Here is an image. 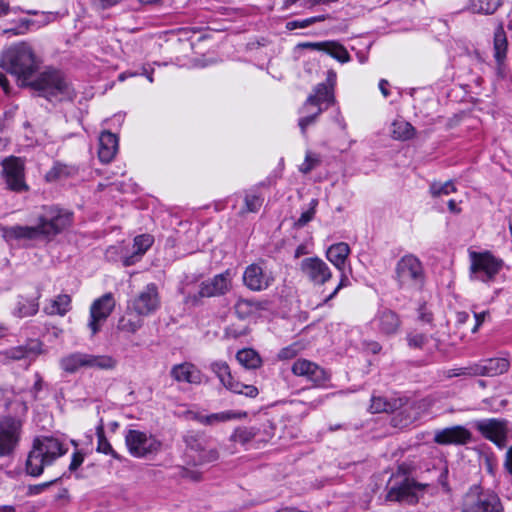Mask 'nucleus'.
<instances>
[{
    "label": "nucleus",
    "instance_id": "nucleus-1",
    "mask_svg": "<svg viewBox=\"0 0 512 512\" xmlns=\"http://www.w3.org/2000/svg\"><path fill=\"white\" fill-rule=\"evenodd\" d=\"M72 222V213L56 206L43 208L35 226H4L0 225L3 239L13 244L24 240H51L61 233Z\"/></svg>",
    "mask_w": 512,
    "mask_h": 512
},
{
    "label": "nucleus",
    "instance_id": "nucleus-2",
    "mask_svg": "<svg viewBox=\"0 0 512 512\" xmlns=\"http://www.w3.org/2000/svg\"><path fill=\"white\" fill-rule=\"evenodd\" d=\"M67 451L68 448L58 438L53 436L36 437L27 456L26 473L32 477H39L45 467L52 465Z\"/></svg>",
    "mask_w": 512,
    "mask_h": 512
},
{
    "label": "nucleus",
    "instance_id": "nucleus-3",
    "mask_svg": "<svg viewBox=\"0 0 512 512\" xmlns=\"http://www.w3.org/2000/svg\"><path fill=\"white\" fill-rule=\"evenodd\" d=\"M1 67L15 75L23 85L31 82V78L39 67V62L31 46L25 42L11 45L3 51Z\"/></svg>",
    "mask_w": 512,
    "mask_h": 512
},
{
    "label": "nucleus",
    "instance_id": "nucleus-4",
    "mask_svg": "<svg viewBox=\"0 0 512 512\" xmlns=\"http://www.w3.org/2000/svg\"><path fill=\"white\" fill-rule=\"evenodd\" d=\"M28 86L40 92V95L47 100L72 101L75 97V90L65 75L55 69H47L35 80L28 83Z\"/></svg>",
    "mask_w": 512,
    "mask_h": 512
},
{
    "label": "nucleus",
    "instance_id": "nucleus-5",
    "mask_svg": "<svg viewBox=\"0 0 512 512\" xmlns=\"http://www.w3.org/2000/svg\"><path fill=\"white\" fill-rule=\"evenodd\" d=\"M231 286L232 279L230 272L227 270L224 273L217 274L213 278L201 282L197 294L191 292L188 283L182 285L181 293L185 296L187 303L195 304L203 297L222 296L230 291Z\"/></svg>",
    "mask_w": 512,
    "mask_h": 512
},
{
    "label": "nucleus",
    "instance_id": "nucleus-6",
    "mask_svg": "<svg viewBox=\"0 0 512 512\" xmlns=\"http://www.w3.org/2000/svg\"><path fill=\"white\" fill-rule=\"evenodd\" d=\"M462 512H504V510L496 493L474 486L464 496Z\"/></svg>",
    "mask_w": 512,
    "mask_h": 512
},
{
    "label": "nucleus",
    "instance_id": "nucleus-7",
    "mask_svg": "<svg viewBox=\"0 0 512 512\" xmlns=\"http://www.w3.org/2000/svg\"><path fill=\"white\" fill-rule=\"evenodd\" d=\"M183 439L186 444V456L189 463L203 465L214 462L219 458L217 449L210 446L209 440L205 436L188 432Z\"/></svg>",
    "mask_w": 512,
    "mask_h": 512
},
{
    "label": "nucleus",
    "instance_id": "nucleus-8",
    "mask_svg": "<svg viewBox=\"0 0 512 512\" xmlns=\"http://www.w3.org/2000/svg\"><path fill=\"white\" fill-rule=\"evenodd\" d=\"M470 258V279L473 281L485 283L493 281L503 267V261L490 252H472Z\"/></svg>",
    "mask_w": 512,
    "mask_h": 512
},
{
    "label": "nucleus",
    "instance_id": "nucleus-9",
    "mask_svg": "<svg viewBox=\"0 0 512 512\" xmlns=\"http://www.w3.org/2000/svg\"><path fill=\"white\" fill-rule=\"evenodd\" d=\"M424 269L420 260L408 254L396 265V280L402 288H420L424 283Z\"/></svg>",
    "mask_w": 512,
    "mask_h": 512
},
{
    "label": "nucleus",
    "instance_id": "nucleus-10",
    "mask_svg": "<svg viewBox=\"0 0 512 512\" xmlns=\"http://www.w3.org/2000/svg\"><path fill=\"white\" fill-rule=\"evenodd\" d=\"M125 443L129 453L136 458H145L157 454L162 443L154 435L130 429L125 435Z\"/></svg>",
    "mask_w": 512,
    "mask_h": 512
},
{
    "label": "nucleus",
    "instance_id": "nucleus-11",
    "mask_svg": "<svg viewBox=\"0 0 512 512\" xmlns=\"http://www.w3.org/2000/svg\"><path fill=\"white\" fill-rule=\"evenodd\" d=\"M22 431L20 419L4 416L0 419V457L12 456L19 444Z\"/></svg>",
    "mask_w": 512,
    "mask_h": 512
},
{
    "label": "nucleus",
    "instance_id": "nucleus-12",
    "mask_svg": "<svg viewBox=\"0 0 512 512\" xmlns=\"http://www.w3.org/2000/svg\"><path fill=\"white\" fill-rule=\"evenodd\" d=\"M210 368L218 377L222 385L233 393L243 394L250 398H255L259 391L254 385H246L235 380L231 374L229 365L224 361L211 363Z\"/></svg>",
    "mask_w": 512,
    "mask_h": 512
},
{
    "label": "nucleus",
    "instance_id": "nucleus-13",
    "mask_svg": "<svg viewBox=\"0 0 512 512\" xmlns=\"http://www.w3.org/2000/svg\"><path fill=\"white\" fill-rule=\"evenodd\" d=\"M474 427L498 448L502 449L506 446L509 432L507 420L497 418L477 420L474 422Z\"/></svg>",
    "mask_w": 512,
    "mask_h": 512
},
{
    "label": "nucleus",
    "instance_id": "nucleus-14",
    "mask_svg": "<svg viewBox=\"0 0 512 512\" xmlns=\"http://www.w3.org/2000/svg\"><path fill=\"white\" fill-rule=\"evenodd\" d=\"M159 306L160 298L157 286L154 283H150L130 300L128 309L135 312L138 316H148L155 312Z\"/></svg>",
    "mask_w": 512,
    "mask_h": 512
},
{
    "label": "nucleus",
    "instance_id": "nucleus-15",
    "mask_svg": "<svg viewBox=\"0 0 512 512\" xmlns=\"http://www.w3.org/2000/svg\"><path fill=\"white\" fill-rule=\"evenodd\" d=\"M293 375L305 378L314 386H323L329 379L330 374L317 363L304 358H298L291 366Z\"/></svg>",
    "mask_w": 512,
    "mask_h": 512
},
{
    "label": "nucleus",
    "instance_id": "nucleus-16",
    "mask_svg": "<svg viewBox=\"0 0 512 512\" xmlns=\"http://www.w3.org/2000/svg\"><path fill=\"white\" fill-rule=\"evenodd\" d=\"M2 167L8 189L18 193L28 190V185L24 179V164L20 158H6L2 162Z\"/></svg>",
    "mask_w": 512,
    "mask_h": 512
},
{
    "label": "nucleus",
    "instance_id": "nucleus-17",
    "mask_svg": "<svg viewBox=\"0 0 512 512\" xmlns=\"http://www.w3.org/2000/svg\"><path fill=\"white\" fill-rule=\"evenodd\" d=\"M115 307V300L111 293H106L96 299L90 307V320L88 327L92 335L99 332L101 324L110 316Z\"/></svg>",
    "mask_w": 512,
    "mask_h": 512
},
{
    "label": "nucleus",
    "instance_id": "nucleus-18",
    "mask_svg": "<svg viewBox=\"0 0 512 512\" xmlns=\"http://www.w3.org/2000/svg\"><path fill=\"white\" fill-rule=\"evenodd\" d=\"M302 275L315 285H323L332 277L329 266L319 257H308L300 262Z\"/></svg>",
    "mask_w": 512,
    "mask_h": 512
},
{
    "label": "nucleus",
    "instance_id": "nucleus-19",
    "mask_svg": "<svg viewBox=\"0 0 512 512\" xmlns=\"http://www.w3.org/2000/svg\"><path fill=\"white\" fill-rule=\"evenodd\" d=\"M273 281L274 277L272 274L259 263L250 264L243 273V284L254 292L266 290L272 285Z\"/></svg>",
    "mask_w": 512,
    "mask_h": 512
},
{
    "label": "nucleus",
    "instance_id": "nucleus-20",
    "mask_svg": "<svg viewBox=\"0 0 512 512\" xmlns=\"http://www.w3.org/2000/svg\"><path fill=\"white\" fill-rule=\"evenodd\" d=\"M472 439L471 432L461 425L447 427L435 432L434 441L440 445H465Z\"/></svg>",
    "mask_w": 512,
    "mask_h": 512
},
{
    "label": "nucleus",
    "instance_id": "nucleus-21",
    "mask_svg": "<svg viewBox=\"0 0 512 512\" xmlns=\"http://www.w3.org/2000/svg\"><path fill=\"white\" fill-rule=\"evenodd\" d=\"M372 325L380 334L390 336L398 332L401 321L396 312L383 308L376 313Z\"/></svg>",
    "mask_w": 512,
    "mask_h": 512
},
{
    "label": "nucleus",
    "instance_id": "nucleus-22",
    "mask_svg": "<svg viewBox=\"0 0 512 512\" xmlns=\"http://www.w3.org/2000/svg\"><path fill=\"white\" fill-rule=\"evenodd\" d=\"M298 47L303 49L324 51L341 63H346L350 60V55L347 49L336 41L303 42L298 44Z\"/></svg>",
    "mask_w": 512,
    "mask_h": 512
},
{
    "label": "nucleus",
    "instance_id": "nucleus-23",
    "mask_svg": "<svg viewBox=\"0 0 512 512\" xmlns=\"http://www.w3.org/2000/svg\"><path fill=\"white\" fill-rule=\"evenodd\" d=\"M510 363L506 358H489L474 363L472 374L476 376L495 377L508 371Z\"/></svg>",
    "mask_w": 512,
    "mask_h": 512
},
{
    "label": "nucleus",
    "instance_id": "nucleus-24",
    "mask_svg": "<svg viewBox=\"0 0 512 512\" xmlns=\"http://www.w3.org/2000/svg\"><path fill=\"white\" fill-rule=\"evenodd\" d=\"M170 375L177 382L189 384H200L202 382L201 371L189 362L174 365L170 370Z\"/></svg>",
    "mask_w": 512,
    "mask_h": 512
},
{
    "label": "nucleus",
    "instance_id": "nucleus-25",
    "mask_svg": "<svg viewBox=\"0 0 512 512\" xmlns=\"http://www.w3.org/2000/svg\"><path fill=\"white\" fill-rule=\"evenodd\" d=\"M119 140L116 134L103 131L99 136L98 157L101 162H111L118 152Z\"/></svg>",
    "mask_w": 512,
    "mask_h": 512
},
{
    "label": "nucleus",
    "instance_id": "nucleus-26",
    "mask_svg": "<svg viewBox=\"0 0 512 512\" xmlns=\"http://www.w3.org/2000/svg\"><path fill=\"white\" fill-rule=\"evenodd\" d=\"M268 306L269 302L266 300L257 301L239 298L234 305V310L238 318L247 319L258 314L260 311L267 310Z\"/></svg>",
    "mask_w": 512,
    "mask_h": 512
},
{
    "label": "nucleus",
    "instance_id": "nucleus-27",
    "mask_svg": "<svg viewBox=\"0 0 512 512\" xmlns=\"http://www.w3.org/2000/svg\"><path fill=\"white\" fill-rule=\"evenodd\" d=\"M154 238L149 234L138 235L134 238L133 252L123 257V265L128 267L138 262L146 251L152 246Z\"/></svg>",
    "mask_w": 512,
    "mask_h": 512
},
{
    "label": "nucleus",
    "instance_id": "nucleus-28",
    "mask_svg": "<svg viewBox=\"0 0 512 512\" xmlns=\"http://www.w3.org/2000/svg\"><path fill=\"white\" fill-rule=\"evenodd\" d=\"M334 102V95L332 87L328 86L325 83L318 84L314 93L309 95L306 102L304 103V109H308L311 104L317 103L318 105H324V108L327 109L329 105Z\"/></svg>",
    "mask_w": 512,
    "mask_h": 512
},
{
    "label": "nucleus",
    "instance_id": "nucleus-29",
    "mask_svg": "<svg viewBox=\"0 0 512 512\" xmlns=\"http://www.w3.org/2000/svg\"><path fill=\"white\" fill-rule=\"evenodd\" d=\"M349 254L350 247L345 242L333 244L326 251L327 259L342 272Z\"/></svg>",
    "mask_w": 512,
    "mask_h": 512
},
{
    "label": "nucleus",
    "instance_id": "nucleus-30",
    "mask_svg": "<svg viewBox=\"0 0 512 512\" xmlns=\"http://www.w3.org/2000/svg\"><path fill=\"white\" fill-rule=\"evenodd\" d=\"M87 353L73 352L62 357L59 361L60 368L68 373L74 374L80 369H86Z\"/></svg>",
    "mask_w": 512,
    "mask_h": 512
},
{
    "label": "nucleus",
    "instance_id": "nucleus-31",
    "mask_svg": "<svg viewBox=\"0 0 512 512\" xmlns=\"http://www.w3.org/2000/svg\"><path fill=\"white\" fill-rule=\"evenodd\" d=\"M51 14L42 13L39 15L38 19L32 20L28 18L20 19L17 26L13 28H9L5 30L6 33H11L13 35H21L25 34L32 27L40 28L51 21Z\"/></svg>",
    "mask_w": 512,
    "mask_h": 512
},
{
    "label": "nucleus",
    "instance_id": "nucleus-32",
    "mask_svg": "<svg viewBox=\"0 0 512 512\" xmlns=\"http://www.w3.org/2000/svg\"><path fill=\"white\" fill-rule=\"evenodd\" d=\"M71 310V297L68 294H59L44 306L47 315L65 316Z\"/></svg>",
    "mask_w": 512,
    "mask_h": 512
},
{
    "label": "nucleus",
    "instance_id": "nucleus-33",
    "mask_svg": "<svg viewBox=\"0 0 512 512\" xmlns=\"http://www.w3.org/2000/svg\"><path fill=\"white\" fill-rule=\"evenodd\" d=\"M39 298L40 294H37V296L33 298L19 296L14 308V315L20 318L35 315L39 310Z\"/></svg>",
    "mask_w": 512,
    "mask_h": 512
},
{
    "label": "nucleus",
    "instance_id": "nucleus-34",
    "mask_svg": "<svg viewBox=\"0 0 512 512\" xmlns=\"http://www.w3.org/2000/svg\"><path fill=\"white\" fill-rule=\"evenodd\" d=\"M507 37L502 24H500L494 33V58L500 68L506 59L507 55Z\"/></svg>",
    "mask_w": 512,
    "mask_h": 512
},
{
    "label": "nucleus",
    "instance_id": "nucleus-35",
    "mask_svg": "<svg viewBox=\"0 0 512 512\" xmlns=\"http://www.w3.org/2000/svg\"><path fill=\"white\" fill-rule=\"evenodd\" d=\"M503 0H469L466 9L471 13L492 15L502 5Z\"/></svg>",
    "mask_w": 512,
    "mask_h": 512
},
{
    "label": "nucleus",
    "instance_id": "nucleus-36",
    "mask_svg": "<svg viewBox=\"0 0 512 512\" xmlns=\"http://www.w3.org/2000/svg\"><path fill=\"white\" fill-rule=\"evenodd\" d=\"M117 360L110 355H95L87 353L86 369L113 370Z\"/></svg>",
    "mask_w": 512,
    "mask_h": 512
},
{
    "label": "nucleus",
    "instance_id": "nucleus-37",
    "mask_svg": "<svg viewBox=\"0 0 512 512\" xmlns=\"http://www.w3.org/2000/svg\"><path fill=\"white\" fill-rule=\"evenodd\" d=\"M41 351V345L37 341H31L25 346H18L9 349L6 356L12 360H21L30 356L38 355Z\"/></svg>",
    "mask_w": 512,
    "mask_h": 512
},
{
    "label": "nucleus",
    "instance_id": "nucleus-38",
    "mask_svg": "<svg viewBox=\"0 0 512 512\" xmlns=\"http://www.w3.org/2000/svg\"><path fill=\"white\" fill-rule=\"evenodd\" d=\"M236 359L241 366L246 369H257L262 365V359L260 355L251 348H244L239 350L236 354Z\"/></svg>",
    "mask_w": 512,
    "mask_h": 512
},
{
    "label": "nucleus",
    "instance_id": "nucleus-39",
    "mask_svg": "<svg viewBox=\"0 0 512 512\" xmlns=\"http://www.w3.org/2000/svg\"><path fill=\"white\" fill-rule=\"evenodd\" d=\"M391 135L396 140H409L415 135V128L403 119L392 123Z\"/></svg>",
    "mask_w": 512,
    "mask_h": 512
},
{
    "label": "nucleus",
    "instance_id": "nucleus-40",
    "mask_svg": "<svg viewBox=\"0 0 512 512\" xmlns=\"http://www.w3.org/2000/svg\"><path fill=\"white\" fill-rule=\"evenodd\" d=\"M140 317L137 314L133 316L130 313H126L119 319L117 329L128 334L136 333L143 325Z\"/></svg>",
    "mask_w": 512,
    "mask_h": 512
},
{
    "label": "nucleus",
    "instance_id": "nucleus-41",
    "mask_svg": "<svg viewBox=\"0 0 512 512\" xmlns=\"http://www.w3.org/2000/svg\"><path fill=\"white\" fill-rule=\"evenodd\" d=\"M96 435L98 439L97 451L100 453H104L106 455H111L113 458L117 460H121V456L117 454V452L112 448L111 444L105 437L104 427L102 424L97 426Z\"/></svg>",
    "mask_w": 512,
    "mask_h": 512
},
{
    "label": "nucleus",
    "instance_id": "nucleus-42",
    "mask_svg": "<svg viewBox=\"0 0 512 512\" xmlns=\"http://www.w3.org/2000/svg\"><path fill=\"white\" fill-rule=\"evenodd\" d=\"M387 500L389 501H399V502H409L412 503L415 501V495L410 492L408 486L403 485L400 487H393L387 493Z\"/></svg>",
    "mask_w": 512,
    "mask_h": 512
},
{
    "label": "nucleus",
    "instance_id": "nucleus-43",
    "mask_svg": "<svg viewBox=\"0 0 512 512\" xmlns=\"http://www.w3.org/2000/svg\"><path fill=\"white\" fill-rule=\"evenodd\" d=\"M455 191L456 187L452 181H446L445 183L434 182L430 185V193L433 197L449 195Z\"/></svg>",
    "mask_w": 512,
    "mask_h": 512
},
{
    "label": "nucleus",
    "instance_id": "nucleus-44",
    "mask_svg": "<svg viewBox=\"0 0 512 512\" xmlns=\"http://www.w3.org/2000/svg\"><path fill=\"white\" fill-rule=\"evenodd\" d=\"M317 206L318 200L312 199L309 203L308 210L302 212L300 217L295 222V227L302 228L306 226L310 221H312L315 216Z\"/></svg>",
    "mask_w": 512,
    "mask_h": 512
},
{
    "label": "nucleus",
    "instance_id": "nucleus-45",
    "mask_svg": "<svg viewBox=\"0 0 512 512\" xmlns=\"http://www.w3.org/2000/svg\"><path fill=\"white\" fill-rule=\"evenodd\" d=\"M394 405L383 397H372L370 411L372 413H382L393 411Z\"/></svg>",
    "mask_w": 512,
    "mask_h": 512
},
{
    "label": "nucleus",
    "instance_id": "nucleus-46",
    "mask_svg": "<svg viewBox=\"0 0 512 512\" xmlns=\"http://www.w3.org/2000/svg\"><path fill=\"white\" fill-rule=\"evenodd\" d=\"M235 417V414L231 411H224L219 413H214L208 416L201 417L200 421L203 424L211 425L217 422H226Z\"/></svg>",
    "mask_w": 512,
    "mask_h": 512
},
{
    "label": "nucleus",
    "instance_id": "nucleus-47",
    "mask_svg": "<svg viewBox=\"0 0 512 512\" xmlns=\"http://www.w3.org/2000/svg\"><path fill=\"white\" fill-rule=\"evenodd\" d=\"M256 436V431L253 428H239L236 429L232 435V440L241 444L250 442Z\"/></svg>",
    "mask_w": 512,
    "mask_h": 512
},
{
    "label": "nucleus",
    "instance_id": "nucleus-48",
    "mask_svg": "<svg viewBox=\"0 0 512 512\" xmlns=\"http://www.w3.org/2000/svg\"><path fill=\"white\" fill-rule=\"evenodd\" d=\"M71 173V169L64 165L57 163L55 164L50 171L46 174V178L49 181L57 180L60 178L68 177Z\"/></svg>",
    "mask_w": 512,
    "mask_h": 512
},
{
    "label": "nucleus",
    "instance_id": "nucleus-49",
    "mask_svg": "<svg viewBox=\"0 0 512 512\" xmlns=\"http://www.w3.org/2000/svg\"><path fill=\"white\" fill-rule=\"evenodd\" d=\"M425 407V400L413 402L412 405L409 407L412 410V412L407 415L404 421H402V425L406 426L417 420L421 415L422 409H424Z\"/></svg>",
    "mask_w": 512,
    "mask_h": 512
},
{
    "label": "nucleus",
    "instance_id": "nucleus-50",
    "mask_svg": "<svg viewBox=\"0 0 512 512\" xmlns=\"http://www.w3.org/2000/svg\"><path fill=\"white\" fill-rule=\"evenodd\" d=\"M245 211L257 212L262 206L263 199L255 194H247L244 199Z\"/></svg>",
    "mask_w": 512,
    "mask_h": 512
},
{
    "label": "nucleus",
    "instance_id": "nucleus-51",
    "mask_svg": "<svg viewBox=\"0 0 512 512\" xmlns=\"http://www.w3.org/2000/svg\"><path fill=\"white\" fill-rule=\"evenodd\" d=\"M248 327L247 326H236V325H230L225 329V337L229 339H237L239 337L245 336L248 334Z\"/></svg>",
    "mask_w": 512,
    "mask_h": 512
},
{
    "label": "nucleus",
    "instance_id": "nucleus-52",
    "mask_svg": "<svg viewBox=\"0 0 512 512\" xmlns=\"http://www.w3.org/2000/svg\"><path fill=\"white\" fill-rule=\"evenodd\" d=\"M408 345L413 348H423L428 342L427 336L420 333H410L407 335Z\"/></svg>",
    "mask_w": 512,
    "mask_h": 512
},
{
    "label": "nucleus",
    "instance_id": "nucleus-53",
    "mask_svg": "<svg viewBox=\"0 0 512 512\" xmlns=\"http://www.w3.org/2000/svg\"><path fill=\"white\" fill-rule=\"evenodd\" d=\"M301 348L297 343H293L287 347L282 348L278 353V358L281 360L292 359L300 352Z\"/></svg>",
    "mask_w": 512,
    "mask_h": 512
},
{
    "label": "nucleus",
    "instance_id": "nucleus-54",
    "mask_svg": "<svg viewBox=\"0 0 512 512\" xmlns=\"http://www.w3.org/2000/svg\"><path fill=\"white\" fill-rule=\"evenodd\" d=\"M319 164V159L311 153H307L305 161L300 166V171L304 174L309 173Z\"/></svg>",
    "mask_w": 512,
    "mask_h": 512
},
{
    "label": "nucleus",
    "instance_id": "nucleus-55",
    "mask_svg": "<svg viewBox=\"0 0 512 512\" xmlns=\"http://www.w3.org/2000/svg\"><path fill=\"white\" fill-rule=\"evenodd\" d=\"M483 465L489 474L493 476L495 475L497 470V460L493 454H487L484 456Z\"/></svg>",
    "mask_w": 512,
    "mask_h": 512
},
{
    "label": "nucleus",
    "instance_id": "nucleus-56",
    "mask_svg": "<svg viewBox=\"0 0 512 512\" xmlns=\"http://www.w3.org/2000/svg\"><path fill=\"white\" fill-rule=\"evenodd\" d=\"M474 368V364L472 365H469V366H466V367H461V368H456V369H451L447 372V376L449 378H452V377H459V376H469V377H473V376H476V374H472L470 373V369L472 370Z\"/></svg>",
    "mask_w": 512,
    "mask_h": 512
},
{
    "label": "nucleus",
    "instance_id": "nucleus-57",
    "mask_svg": "<svg viewBox=\"0 0 512 512\" xmlns=\"http://www.w3.org/2000/svg\"><path fill=\"white\" fill-rule=\"evenodd\" d=\"M43 386H44V382H43L42 377L40 376L39 373H36L35 374V382H34L32 388L30 389V393L34 400L38 399V394L43 389Z\"/></svg>",
    "mask_w": 512,
    "mask_h": 512
},
{
    "label": "nucleus",
    "instance_id": "nucleus-58",
    "mask_svg": "<svg viewBox=\"0 0 512 512\" xmlns=\"http://www.w3.org/2000/svg\"><path fill=\"white\" fill-rule=\"evenodd\" d=\"M316 119H317L316 117H314L310 114H305L304 116H302L299 119L298 125L301 129L302 134L306 133L307 127L312 125L316 121Z\"/></svg>",
    "mask_w": 512,
    "mask_h": 512
},
{
    "label": "nucleus",
    "instance_id": "nucleus-59",
    "mask_svg": "<svg viewBox=\"0 0 512 512\" xmlns=\"http://www.w3.org/2000/svg\"><path fill=\"white\" fill-rule=\"evenodd\" d=\"M84 461V455L80 451H76L72 455V459L69 465L71 472L75 471Z\"/></svg>",
    "mask_w": 512,
    "mask_h": 512
},
{
    "label": "nucleus",
    "instance_id": "nucleus-60",
    "mask_svg": "<svg viewBox=\"0 0 512 512\" xmlns=\"http://www.w3.org/2000/svg\"><path fill=\"white\" fill-rule=\"evenodd\" d=\"M312 24H314V19L307 18V19H303V20H296V21L288 22L287 28L290 30L296 29V28H306Z\"/></svg>",
    "mask_w": 512,
    "mask_h": 512
},
{
    "label": "nucleus",
    "instance_id": "nucleus-61",
    "mask_svg": "<svg viewBox=\"0 0 512 512\" xmlns=\"http://www.w3.org/2000/svg\"><path fill=\"white\" fill-rule=\"evenodd\" d=\"M325 108L318 105L317 103L311 104V106L308 109H304V106L301 108L302 114H310L314 117H318Z\"/></svg>",
    "mask_w": 512,
    "mask_h": 512
},
{
    "label": "nucleus",
    "instance_id": "nucleus-62",
    "mask_svg": "<svg viewBox=\"0 0 512 512\" xmlns=\"http://www.w3.org/2000/svg\"><path fill=\"white\" fill-rule=\"evenodd\" d=\"M349 283V280H348V277L342 273V276H341V280L338 284V286L334 289V291L325 298L324 302L327 303L329 300H331L332 298H334L337 293L339 292L340 289H342L343 287H346Z\"/></svg>",
    "mask_w": 512,
    "mask_h": 512
},
{
    "label": "nucleus",
    "instance_id": "nucleus-63",
    "mask_svg": "<svg viewBox=\"0 0 512 512\" xmlns=\"http://www.w3.org/2000/svg\"><path fill=\"white\" fill-rule=\"evenodd\" d=\"M488 315H489V313L487 311H483V312H480V313H474L475 325L472 328V332L473 333H475L479 329V327L482 325V323L484 322L485 318Z\"/></svg>",
    "mask_w": 512,
    "mask_h": 512
},
{
    "label": "nucleus",
    "instance_id": "nucleus-64",
    "mask_svg": "<svg viewBox=\"0 0 512 512\" xmlns=\"http://www.w3.org/2000/svg\"><path fill=\"white\" fill-rule=\"evenodd\" d=\"M504 466L507 469V471L512 475V446L507 450Z\"/></svg>",
    "mask_w": 512,
    "mask_h": 512
}]
</instances>
